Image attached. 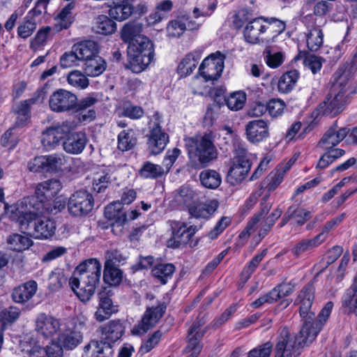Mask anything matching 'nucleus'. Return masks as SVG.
Returning a JSON list of instances; mask_svg holds the SVG:
<instances>
[{
    "instance_id": "nucleus-1",
    "label": "nucleus",
    "mask_w": 357,
    "mask_h": 357,
    "mask_svg": "<svg viewBox=\"0 0 357 357\" xmlns=\"http://www.w3.org/2000/svg\"><path fill=\"white\" fill-rule=\"evenodd\" d=\"M61 188V183L58 179L39 183L35 195L24 197L10 206L6 204V213L9 218L20 220L22 225H27V220L34 218L36 214L52 212L50 200L59 193Z\"/></svg>"
},
{
    "instance_id": "nucleus-2",
    "label": "nucleus",
    "mask_w": 357,
    "mask_h": 357,
    "mask_svg": "<svg viewBox=\"0 0 357 357\" xmlns=\"http://www.w3.org/2000/svg\"><path fill=\"white\" fill-rule=\"evenodd\" d=\"M101 264L89 259L79 264L69 280V286L82 302L89 301L100 282Z\"/></svg>"
},
{
    "instance_id": "nucleus-3",
    "label": "nucleus",
    "mask_w": 357,
    "mask_h": 357,
    "mask_svg": "<svg viewBox=\"0 0 357 357\" xmlns=\"http://www.w3.org/2000/svg\"><path fill=\"white\" fill-rule=\"evenodd\" d=\"M267 199V197H266L261 199L260 211L253 216L245 229L240 233L239 238L247 240L257 229H259V236L264 238L271 229L275 221L282 215V210L280 208H275L268 215L272 207V204L268 202Z\"/></svg>"
},
{
    "instance_id": "nucleus-4",
    "label": "nucleus",
    "mask_w": 357,
    "mask_h": 357,
    "mask_svg": "<svg viewBox=\"0 0 357 357\" xmlns=\"http://www.w3.org/2000/svg\"><path fill=\"white\" fill-rule=\"evenodd\" d=\"M216 134L206 132L185 139V146L190 158H196L201 164H208L218 158V152L214 144Z\"/></svg>"
},
{
    "instance_id": "nucleus-5",
    "label": "nucleus",
    "mask_w": 357,
    "mask_h": 357,
    "mask_svg": "<svg viewBox=\"0 0 357 357\" xmlns=\"http://www.w3.org/2000/svg\"><path fill=\"white\" fill-rule=\"evenodd\" d=\"M128 56L131 70L139 73L144 70L153 61L154 48L146 36L139 37L128 44Z\"/></svg>"
},
{
    "instance_id": "nucleus-6",
    "label": "nucleus",
    "mask_w": 357,
    "mask_h": 357,
    "mask_svg": "<svg viewBox=\"0 0 357 357\" xmlns=\"http://www.w3.org/2000/svg\"><path fill=\"white\" fill-rule=\"evenodd\" d=\"M77 123L67 120L55 126L50 127L43 132L41 142L47 151L59 146L60 142L77 128Z\"/></svg>"
},
{
    "instance_id": "nucleus-7",
    "label": "nucleus",
    "mask_w": 357,
    "mask_h": 357,
    "mask_svg": "<svg viewBox=\"0 0 357 357\" xmlns=\"http://www.w3.org/2000/svg\"><path fill=\"white\" fill-rule=\"evenodd\" d=\"M43 214H36L34 218L27 220V225H22L20 220L10 218L11 220L17 222L22 230H27L28 233L34 238L39 239H47L52 237L56 230V225L54 221L47 218H39L38 216Z\"/></svg>"
},
{
    "instance_id": "nucleus-8",
    "label": "nucleus",
    "mask_w": 357,
    "mask_h": 357,
    "mask_svg": "<svg viewBox=\"0 0 357 357\" xmlns=\"http://www.w3.org/2000/svg\"><path fill=\"white\" fill-rule=\"evenodd\" d=\"M303 342L294 333H291L286 327L280 333L275 348V357H297L301 354Z\"/></svg>"
},
{
    "instance_id": "nucleus-9",
    "label": "nucleus",
    "mask_w": 357,
    "mask_h": 357,
    "mask_svg": "<svg viewBox=\"0 0 357 357\" xmlns=\"http://www.w3.org/2000/svg\"><path fill=\"white\" fill-rule=\"evenodd\" d=\"M161 116L158 113L153 116L149 123V134L148 135V149L151 154L157 155L161 153L169 142V136L160 126Z\"/></svg>"
},
{
    "instance_id": "nucleus-10",
    "label": "nucleus",
    "mask_w": 357,
    "mask_h": 357,
    "mask_svg": "<svg viewBox=\"0 0 357 357\" xmlns=\"http://www.w3.org/2000/svg\"><path fill=\"white\" fill-rule=\"evenodd\" d=\"M77 96L66 89H58L53 92L49 98V107L52 112H65L74 110L77 107Z\"/></svg>"
},
{
    "instance_id": "nucleus-11",
    "label": "nucleus",
    "mask_w": 357,
    "mask_h": 357,
    "mask_svg": "<svg viewBox=\"0 0 357 357\" xmlns=\"http://www.w3.org/2000/svg\"><path fill=\"white\" fill-rule=\"evenodd\" d=\"M93 198L86 190H81L74 192L68 202V210L74 216H82L91 211Z\"/></svg>"
},
{
    "instance_id": "nucleus-12",
    "label": "nucleus",
    "mask_w": 357,
    "mask_h": 357,
    "mask_svg": "<svg viewBox=\"0 0 357 357\" xmlns=\"http://www.w3.org/2000/svg\"><path fill=\"white\" fill-rule=\"evenodd\" d=\"M225 56L217 52L206 57L199 68L200 75L207 81L218 79L224 68Z\"/></svg>"
},
{
    "instance_id": "nucleus-13",
    "label": "nucleus",
    "mask_w": 357,
    "mask_h": 357,
    "mask_svg": "<svg viewBox=\"0 0 357 357\" xmlns=\"http://www.w3.org/2000/svg\"><path fill=\"white\" fill-rule=\"evenodd\" d=\"M347 90L345 86H338L333 89L324 101L319 105V109L324 114L331 116L340 114L344 108Z\"/></svg>"
},
{
    "instance_id": "nucleus-14",
    "label": "nucleus",
    "mask_w": 357,
    "mask_h": 357,
    "mask_svg": "<svg viewBox=\"0 0 357 357\" xmlns=\"http://www.w3.org/2000/svg\"><path fill=\"white\" fill-rule=\"evenodd\" d=\"M243 36L250 44H269L270 37L266 36L265 18L257 17L248 22L243 30Z\"/></svg>"
},
{
    "instance_id": "nucleus-15",
    "label": "nucleus",
    "mask_w": 357,
    "mask_h": 357,
    "mask_svg": "<svg viewBox=\"0 0 357 357\" xmlns=\"http://www.w3.org/2000/svg\"><path fill=\"white\" fill-rule=\"evenodd\" d=\"M167 308L165 302H160L155 307H147L140 323L135 326L131 332L133 335H142L153 328L162 317Z\"/></svg>"
},
{
    "instance_id": "nucleus-16",
    "label": "nucleus",
    "mask_w": 357,
    "mask_h": 357,
    "mask_svg": "<svg viewBox=\"0 0 357 357\" xmlns=\"http://www.w3.org/2000/svg\"><path fill=\"white\" fill-rule=\"evenodd\" d=\"M172 236L167 241L168 248H177L187 244L195 233V227L183 222L169 221Z\"/></svg>"
},
{
    "instance_id": "nucleus-17",
    "label": "nucleus",
    "mask_w": 357,
    "mask_h": 357,
    "mask_svg": "<svg viewBox=\"0 0 357 357\" xmlns=\"http://www.w3.org/2000/svg\"><path fill=\"white\" fill-rule=\"evenodd\" d=\"M236 151L238 154V158L228 172V178L233 185L242 182L251 168L250 161L245 158L246 149L238 146Z\"/></svg>"
},
{
    "instance_id": "nucleus-18",
    "label": "nucleus",
    "mask_w": 357,
    "mask_h": 357,
    "mask_svg": "<svg viewBox=\"0 0 357 357\" xmlns=\"http://www.w3.org/2000/svg\"><path fill=\"white\" fill-rule=\"evenodd\" d=\"M303 319L302 327L300 330L298 339L303 342V345L308 346L317 337L322 329L320 323L314 321L315 314L310 313L307 316H301Z\"/></svg>"
},
{
    "instance_id": "nucleus-19",
    "label": "nucleus",
    "mask_w": 357,
    "mask_h": 357,
    "mask_svg": "<svg viewBox=\"0 0 357 357\" xmlns=\"http://www.w3.org/2000/svg\"><path fill=\"white\" fill-rule=\"evenodd\" d=\"M349 129L347 128H338L334 124L328 129L317 144V146L322 149H332L341 142L349 134Z\"/></svg>"
},
{
    "instance_id": "nucleus-20",
    "label": "nucleus",
    "mask_w": 357,
    "mask_h": 357,
    "mask_svg": "<svg viewBox=\"0 0 357 357\" xmlns=\"http://www.w3.org/2000/svg\"><path fill=\"white\" fill-rule=\"evenodd\" d=\"M60 326L59 319L45 313L38 314L35 321L36 331L46 338L55 335L59 331Z\"/></svg>"
},
{
    "instance_id": "nucleus-21",
    "label": "nucleus",
    "mask_w": 357,
    "mask_h": 357,
    "mask_svg": "<svg viewBox=\"0 0 357 357\" xmlns=\"http://www.w3.org/2000/svg\"><path fill=\"white\" fill-rule=\"evenodd\" d=\"M203 323L201 321H195L190 326L188 339V345L185 349V353L191 354L187 357H197L201 352L202 345L199 344L200 340L202 338L204 331L201 330Z\"/></svg>"
},
{
    "instance_id": "nucleus-22",
    "label": "nucleus",
    "mask_w": 357,
    "mask_h": 357,
    "mask_svg": "<svg viewBox=\"0 0 357 357\" xmlns=\"http://www.w3.org/2000/svg\"><path fill=\"white\" fill-rule=\"evenodd\" d=\"M98 331L100 333L101 338L105 340L101 341L111 344L122 337L125 332V326L120 320H112L100 326Z\"/></svg>"
},
{
    "instance_id": "nucleus-23",
    "label": "nucleus",
    "mask_w": 357,
    "mask_h": 357,
    "mask_svg": "<svg viewBox=\"0 0 357 357\" xmlns=\"http://www.w3.org/2000/svg\"><path fill=\"white\" fill-rule=\"evenodd\" d=\"M245 131L248 140L252 143L260 142L269 135L268 123L261 119L248 122Z\"/></svg>"
},
{
    "instance_id": "nucleus-24",
    "label": "nucleus",
    "mask_w": 357,
    "mask_h": 357,
    "mask_svg": "<svg viewBox=\"0 0 357 357\" xmlns=\"http://www.w3.org/2000/svg\"><path fill=\"white\" fill-rule=\"evenodd\" d=\"M63 142V147L66 152L70 154H79L84 149L87 143V138L84 132H71L66 137Z\"/></svg>"
},
{
    "instance_id": "nucleus-25",
    "label": "nucleus",
    "mask_w": 357,
    "mask_h": 357,
    "mask_svg": "<svg viewBox=\"0 0 357 357\" xmlns=\"http://www.w3.org/2000/svg\"><path fill=\"white\" fill-rule=\"evenodd\" d=\"M314 298V287L312 284H308L303 288L295 301L296 304L300 305L301 316H307L308 314L314 313L310 311Z\"/></svg>"
},
{
    "instance_id": "nucleus-26",
    "label": "nucleus",
    "mask_w": 357,
    "mask_h": 357,
    "mask_svg": "<svg viewBox=\"0 0 357 357\" xmlns=\"http://www.w3.org/2000/svg\"><path fill=\"white\" fill-rule=\"evenodd\" d=\"M37 290L36 282L29 280L15 287L13 291L12 297L15 303H24L32 298Z\"/></svg>"
},
{
    "instance_id": "nucleus-27",
    "label": "nucleus",
    "mask_w": 357,
    "mask_h": 357,
    "mask_svg": "<svg viewBox=\"0 0 357 357\" xmlns=\"http://www.w3.org/2000/svg\"><path fill=\"white\" fill-rule=\"evenodd\" d=\"M29 357H63V348L60 344L55 342L49 343L45 347L33 346L29 351Z\"/></svg>"
},
{
    "instance_id": "nucleus-28",
    "label": "nucleus",
    "mask_w": 357,
    "mask_h": 357,
    "mask_svg": "<svg viewBox=\"0 0 357 357\" xmlns=\"http://www.w3.org/2000/svg\"><path fill=\"white\" fill-rule=\"evenodd\" d=\"M98 296L99 305L97 311L95 312V317L97 321H103L107 319L116 310L108 292L101 291Z\"/></svg>"
},
{
    "instance_id": "nucleus-29",
    "label": "nucleus",
    "mask_w": 357,
    "mask_h": 357,
    "mask_svg": "<svg viewBox=\"0 0 357 357\" xmlns=\"http://www.w3.org/2000/svg\"><path fill=\"white\" fill-rule=\"evenodd\" d=\"M218 202L215 199L210 200L206 203L197 202L192 206H190L188 211L190 214L196 218H208L218 208Z\"/></svg>"
},
{
    "instance_id": "nucleus-30",
    "label": "nucleus",
    "mask_w": 357,
    "mask_h": 357,
    "mask_svg": "<svg viewBox=\"0 0 357 357\" xmlns=\"http://www.w3.org/2000/svg\"><path fill=\"white\" fill-rule=\"evenodd\" d=\"M201 57L202 52L199 50L188 54L179 63L177 69L178 73L182 77H186L191 74L196 68Z\"/></svg>"
},
{
    "instance_id": "nucleus-31",
    "label": "nucleus",
    "mask_w": 357,
    "mask_h": 357,
    "mask_svg": "<svg viewBox=\"0 0 357 357\" xmlns=\"http://www.w3.org/2000/svg\"><path fill=\"white\" fill-rule=\"evenodd\" d=\"M106 67L105 60L96 54L84 61L83 69L87 76L97 77L105 70Z\"/></svg>"
},
{
    "instance_id": "nucleus-32",
    "label": "nucleus",
    "mask_w": 357,
    "mask_h": 357,
    "mask_svg": "<svg viewBox=\"0 0 357 357\" xmlns=\"http://www.w3.org/2000/svg\"><path fill=\"white\" fill-rule=\"evenodd\" d=\"M142 29L143 26L141 23L135 21L129 22L123 25L121 31V38L123 42L129 44L139 37L145 36L141 34Z\"/></svg>"
},
{
    "instance_id": "nucleus-33",
    "label": "nucleus",
    "mask_w": 357,
    "mask_h": 357,
    "mask_svg": "<svg viewBox=\"0 0 357 357\" xmlns=\"http://www.w3.org/2000/svg\"><path fill=\"white\" fill-rule=\"evenodd\" d=\"M322 237V236L317 234L312 238H304L294 245L291 248V252L296 258H298L303 253L310 251L321 245L324 243Z\"/></svg>"
},
{
    "instance_id": "nucleus-34",
    "label": "nucleus",
    "mask_w": 357,
    "mask_h": 357,
    "mask_svg": "<svg viewBox=\"0 0 357 357\" xmlns=\"http://www.w3.org/2000/svg\"><path fill=\"white\" fill-rule=\"evenodd\" d=\"M133 12V6L130 3H114L110 6L108 15L110 18L121 22L127 20Z\"/></svg>"
},
{
    "instance_id": "nucleus-35",
    "label": "nucleus",
    "mask_w": 357,
    "mask_h": 357,
    "mask_svg": "<svg viewBox=\"0 0 357 357\" xmlns=\"http://www.w3.org/2000/svg\"><path fill=\"white\" fill-rule=\"evenodd\" d=\"M307 48L312 52H316L324 43V33L319 26H314L308 29L305 34Z\"/></svg>"
},
{
    "instance_id": "nucleus-36",
    "label": "nucleus",
    "mask_w": 357,
    "mask_h": 357,
    "mask_svg": "<svg viewBox=\"0 0 357 357\" xmlns=\"http://www.w3.org/2000/svg\"><path fill=\"white\" fill-rule=\"evenodd\" d=\"M80 61H86L97 54L98 45L93 40L77 43L73 46Z\"/></svg>"
},
{
    "instance_id": "nucleus-37",
    "label": "nucleus",
    "mask_w": 357,
    "mask_h": 357,
    "mask_svg": "<svg viewBox=\"0 0 357 357\" xmlns=\"http://www.w3.org/2000/svg\"><path fill=\"white\" fill-rule=\"evenodd\" d=\"M75 8V3H68L55 17V29L59 31L63 29H68L73 23V17L72 10Z\"/></svg>"
},
{
    "instance_id": "nucleus-38",
    "label": "nucleus",
    "mask_w": 357,
    "mask_h": 357,
    "mask_svg": "<svg viewBox=\"0 0 357 357\" xmlns=\"http://www.w3.org/2000/svg\"><path fill=\"white\" fill-rule=\"evenodd\" d=\"M36 102V99L30 98L21 102L16 109L15 126L22 127L30 121V107Z\"/></svg>"
},
{
    "instance_id": "nucleus-39",
    "label": "nucleus",
    "mask_w": 357,
    "mask_h": 357,
    "mask_svg": "<svg viewBox=\"0 0 357 357\" xmlns=\"http://www.w3.org/2000/svg\"><path fill=\"white\" fill-rule=\"evenodd\" d=\"M7 243L10 250L22 252L31 246L32 241L26 235L13 234L7 238Z\"/></svg>"
},
{
    "instance_id": "nucleus-40",
    "label": "nucleus",
    "mask_w": 357,
    "mask_h": 357,
    "mask_svg": "<svg viewBox=\"0 0 357 357\" xmlns=\"http://www.w3.org/2000/svg\"><path fill=\"white\" fill-rule=\"evenodd\" d=\"M58 340L62 348L72 350L82 342V335L79 331H66L59 336Z\"/></svg>"
},
{
    "instance_id": "nucleus-41",
    "label": "nucleus",
    "mask_w": 357,
    "mask_h": 357,
    "mask_svg": "<svg viewBox=\"0 0 357 357\" xmlns=\"http://www.w3.org/2000/svg\"><path fill=\"white\" fill-rule=\"evenodd\" d=\"M167 173L162 166L153 164L149 161L144 162L139 170V175L144 178L155 179Z\"/></svg>"
},
{
    "instance_id": "nucleus-42",
    "label": "nucleus",
    "mask_w": 357,
    "mask_h": 357,
    "mask_svg": "<svg viewBox=\"0 0 357 357\" xmlns=\"http://www.w3.org/2000/svg\"><path fill=\"white\" fill-rule=\"evenodd\" d=\"M299 73L297 70H293L283 74L278 81V88L279 91L287 93L295 86Z\"/></svg>"
},
{
    "instance_id": "nucleus-43",
    "label": "nucleus",
    "mask_w": 357,
    "mask_h": 357,
    "mask_svg": "<svg viewBox=\"0 0 357 357\" xmlns=\"http://www.w3.org/2000/svg\"><path fill=\"white\" fill-rule=\"evenodd\" d=\"M121 203L114 202L107 205L105 208V216L109 220H114L115 225H120L126 220V215L122 211Z\"/></svg>"
},
{
    "instance_id": "nucleus-44",
    "label": "nucleus",
    "mask_w": 357,
    "mask_h": 357,
    "mask_svg": "<svg viewBox=\"0 0 357 357\" xmlns=\"http://www.w3.org/2000/svg\"><path fill=\"white\" fill-rule=\"evenodd\" d=\"M265 28L266 36L270 37V44L274 41L279 34L284 31L286 24L284 22L276 18H265Z\"/></svg>"
},
{
    "instance_id": "nucleus-45",
    "label": "nucleus",
    "mask_w": 357,
    "mask_h": 357,
    "mask_svg": "<svg viewBox=\"0 0 357 357\" xmlns=\"http://www.w3.org/2000/svg\"><path fill=\"white\" fill-rule=\"evenodd\" d=\"M199 179L203 186L210 189L218 188L222 181L220 174L213 169L202 171L200 173Z\"/></svg>"
},
{
    "instance_id": "nucleus-46",
    "label": "nucleus",
    "mask_w": 357,
    "mask_h": 357,
    "mask_svg": "<svg viewBox=\"0 0 357 357\" xmlns=\"http://www.w3.org/2000/svg\"><path fill=\"white\" fill-rule=\"evenodd\" d=\"M175 271V266L172 264H160L152 269L153 275L162 284L167 283L172 278Z\"/></svg>"
},
{
    "instance_id": "nucleus-47",
    "label": "nucleus",
    "mask_w": 357,
    "mask_h": 357,
    "mask_svg": "<svg viewBox=\"0 0 357 357\" xmlns=\"http://www.w3.org/2000/svg\"><path fill=\"white\" fill-rule=\"evenodd\" d=\"M176 201L186 206L188 208L198 200L197 193L188 186H182L176 196Z\"/></svg>"
},
{
    "instance_id": "nucleus-48",
    "label": "nucleus",
    "mask_w": 357,
    "mask_h": 357,
    "mask_svg": "<svg viewBox=\"0 0 357 357\" xmlns=\"http://www.w3.org/2000/svg\"><path fill=\"white\" fill-rule=\"evenodd\" d=\"M136 143L137 139L132 129L123 130L118 135V149L122 151L132 149Z\"/></svg>"
},
{
    "instance_id": "nucleus-49",
    "label": "nucleus",
    "mask_w": 357,
    "mask_h": 357,
    "mask_svg": "<svg viewBox=\"0 0 357 357\" xmlns=\"http://www.w3.org/2000/svg\"><path fill=\"white\" fill-rule=\"evenodd\" d=\"M86 75L79 70H75L70 72L67 77L68 83L73 87L84 89L89 84V80Z\"/></svg>"
},
{
    "instance_id": "nucleus-50",
    "label": "nucleus",
    "mask_w": 357,
    "mask_h": 357,
    "mask_svg": "<svg viewBox=\"0 0 357 357\" xmlns=\"http://www.w3.org/2000/svg\"><path fill=\"white\" fill-rule=\"evenodd\" d=\"M112 175L109 172L102 171L94 174L92 183L93 191L100 193L105 190L111 183Z\"/></svg>"
},
{
    "instance_id": "nucleus-51",
    "label": "nucleus",
    "mask_w": 357,
    "mask_h": 357,
    "mask_svg": "<svg viewBox=\"0 0 357 357\" xmlns=\"http://www.w3.org/2000/svg\"><path fill=\"white\" fill-rule=\"evenodd\" d=\"M123 278L122 271L116 266H104L103 280L110 285H118Z\"/></svg>"
},
{
    "instance_id": "nucleus-52",
    "label": "nucleus",
    "mask_w": 357,
    "mask_h": 357,
    "mask_svg": "<svg viewBox=\"0 0 357 357\" xmlns=\"http://www.w3.org/2000/svg\"><path fill=\"white\" fill-rule=\"evenodd\" d=\"M222 99L229 109L238 111L242 109L244 106L246 100V96L245 93L238 91L230 94V96L227 98L223 97Z\"/></svg>"
},
{
    "instance_id": "nucleus-53",
    "label": "nucleus",
    "mask_w": 357,
    "mask_h": 357,
    "mask_svg": "<svg viewBox=\"0 0 357 357\" xmlns=\"http://www.w3.org/2000/svg\"><path fill=\"white\" fill-rule=\"evenodd\" d=\"M342 306L346 312L357 316V289L347 290L342 298Z\"/></svg>"
},
{
    "instance_id": "nucleus-54",
    "label": "nucleus",
    "mask_w": 357,
    "mask_h": 357,
    "mask_svg": "<svg viewBox=\"0 0 357 357\" xmlns=\"http://www.w3.org/2000/svg\"><path fill=\"white\" fill-rule=\"evenodd\" d=\"M116 24L106 15H100L97 19L96 31L100 34H111L115 31Z\"/></svg>"
},
{
    "instance_id": "nucleus-55",
    "label": "nucleus",
    "mask_w": 357,
    "mask_h": 357,
    "mask_svg": "<svg viewBox=\"0 0 357 357\" xmlns=\"http://www.w3.org/2000/svg\"><path fill=\"white\" fill-rule=\"evenodd\" d=\"M36 29V20L26 17L17 27V34L20 38L25 39L31 36Z\"/></svg>"
},
{
    "instance_id": "nucleus-56",
    "label": "nucleus",
    "mask_w": 357,
    "mask_h": 357,
    "mask_svg": "<svg viewBox=\"0 0 357 357\" xmlns=\"http://www.w3.org/2000/svg\"><path fill=\"white\" fill-rule=\"evenodd\" d=\"M46 159V172H56L65 163V156L62 154H52L45 155Z\"/></svg>"
},
{
    "instance_id": "nucleus-57",
    "label": "nucleus",
    "mask_w": 357,
    "mask_h": 357,
    "mask_svg": "<svg viewBox=\"0 0 357 357\" xmlns=\"http://www.w3.org/2000/svg\"><path fill=\"white\" fill-rule=\"evenodd\" d=\"M20 314V310L15 307L5 309L0 312V323L3 324L6 329L8 324H11L18 319Z\"/></svg>"
},
{
    "instance_id": "nucleus-58",
    "label": "nucleus",
    "mask_w": 357,
    "mask_h": 357,
    "mask_svg": "<svg viewBox=\"0 0 357 357\" xmlns=\"http://www.w3.org/2000/svg\"><path fill=\"white\" fill-rule=\"evenodd\" d=\"M267 111L274 118L278 117L284 112L286 108L285 102L278 98H273L266 103Z\"/></svg>"
},
{
    "instance_id": "nucleus-59",
    "label": "nucleus",
    "mask_w": 357,
    "mask_h": 357,
    "mask_svg": "<svg viewBox=\"0 0 357 357\" xmlns=\"http://www.w3.org/2000/svg\"><path fill=\"white\" fill-rule=\"evenodd\" d=\"M303 63L305 66L311 70L312 73L315 74L321 70L322 67L323 59L321 57L310 54L308 53H303Z\"/></svg>"
},
{
    "instance_id": "nucleus-60",
    "label": "nucleus",
    "mask_w": 357,
    "mask_h": 357,
    "mask_svg": "<svg viewBox=\"0 0 357 357\" xmlns=\"http://www.w3.org/2000/svg\"><path fill=\"white\" fill-rule=\"evenodd\" d=\"M186 29L187 25L181 20L172 21L167 27L168 36L172 38L180 37Z\"/></svg>"
},
{
    "instance_id": "nucleus-61",
    "label": "nucleus",
    "mask_w": 357,
    "mask_h": 357,
    "mask_svg": "<svg viewBox=\"0 0 357 357\" xmlns=\"http://www.w3.org/2000/svg\"><path fill=\"white\" fill-rule=\"evenodd\" d=\"M80 61L79 56L72 47L71 50L65 52L60 58L61 66L63 68H70L74 66H77L78 62Z\"/></svg>"
},
{
    "instance_id": "nucleus-62",
    "label": "nucleus",
    "mask_w": 357,
    "mask_h": 357,
    "mask_svg": "<svg viewBox=\"0 0 357 357\" xmlns=\"http://www.w3.org/2000/svg\"><path fill=\"white\" fill-rule=\"evenodd\" d=\"M266 253L267 249L263 250L261 252L255 255L248 266L244 268L243 274L245 275L246 279H248L250 277L252 273L255 271V268L266 256Z\"/></svg>"
},
{
    "instance_id": "nucleus-63",
    "label": "nucleus",
    "mask_w": 357,
    "mask_h": 357,
    "mask_svg": "<svg viewBox=\"0 0 357 357\" xmlns=\"http://www.w3.org/2000/svg\"><path fill=\"white\" fill-rule=\"evenodd\" d=\"M294 291V287L289 283H282L275 288L271 291L275 301V302L283 297L290 295Z\"/></svg>"
},
{
    "instance_id": "nucleus-64",
    "label": "nucleus",
    "mask_w": 357,
    "mask_h": 357,
    "mask_svg": "<svg viewBox=\"0 0 357 357\" xmlns=\"http://www.w3.org/2000/svg\"><path fill=\"white\" fill-rule=\"evenodd\" d=\"M161 337L162 333L160 331H155L144 343L141 345L139 352L142 354H145L149 352L158 344Z\"/></svg>"
}]
</instances>
